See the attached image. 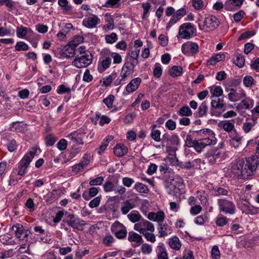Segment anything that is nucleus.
Returning <instances> with one entry per match:
<instances>
[{
    "instance_id": "obj_38",
    "label": "nucleus",
    "mask_w": 259,
    "mask_h": 259,
    "mask_svg": "<svg viewBox=\"0 0 259 259\" xmlns=\"http://www.w3.org/2000/svg\"><path fill=\"white\" fill-rule=\"evenodd\" d=\"M244 0H227L225 4V9L227 10H230L231 8L230 5L234 6H240Z\"/></svg>"
},
{
    "instance_id": "obj_27",
    "label": "nucleus",
    "mask_w": 259,
    "mask_h": 259,
    "mask_svg": "<svg viewBox=\"0 0 259 259\" xmlns=\"http://www.w3.org/2000/svg\"><path fill=\"white\" fill-rule=\"evenodd\" d=\"M68 138L73 143L77 145H82L83 142L82 141L81 135L76 132L71 133L67 136Z\"/></svg>"
},
{
    "instance_id": "obj_8",
    "label": "nucleus",
    "mask_w": 259,
    "mask_h": 259,
    "mask_svg": "<svg viewBox=\"0 0 259 259\" xmlns=\"http://www.w3.org/2000/svg\"><path fill=\"white\" fill-rule=\"evenodd\" d=\"M183 187V181L181 178H175L167 184L166 189L169 195H177L180 193Z\"/></svg>"
},
{
    "instance_id": "obj_60",
    "label": "nucleus",
    "mask_w": 259,
    "mask_h": 259,
    "mask_svg": "<svg viewBox=\"0 0 259 259\" xmlns=\"http://www.w3.org/2000/svg\"><path fill=\"white\" fill-rule=\"evenodd\" d=\"M228 219L225 217H218L215 221V223L219 227H222L228 223Z\"/></svg>"
},
{
    "instance_id": "obj_29",
    "label": "nucleus",
    "mask_w": 259,
    "mask_h": 259,
    "mask_svg": "<svg viewBox=\"0 0 259 259\" xmlns=\"http://www.w3.org/2000/svg\"><path fill=\"white\" fill-rule=\"evenodd\" d=\"M225 56L224 53H220L211 57V58L207 61V64L209 65H214L216 63L225 59Z\"/></svg>"
},
{
    "instance_id": "obj_22",
    "label": "nucleus",
    "mask_w": 259,
    "mask_h": 259,
    "mask_svg": "<svg viewBox=\"0 0 259 259\" xmlns=\"http://www.w3.org/2000/svg\"><path fill=\"white\" fill-rule=\"evenodd\" d=\"M230 145L235 148H238L242 143V137L236 132H234L232 134H230Z\"/></svg>"
},
{
    "instance_id": "obj_6",
    "label": "nucleus",
    "mask_w": 259,
    "mask_h": 259,
    "mask_svg": "<svg viewBox=\"0 0 259 259\" xmlns=\"http://www.w3.org/2000/svg\"><path fill=\"white\" fill-rule=\"evenodd\" d=\"M93 61L92 54L88 52L87 54L79 56L77 55L72 62V65L77 68H84L90 65Z\"/></svg>"
},
{
    "instance_id": "obj_51",
    "label": "nucleus",
    "mask_w": 259,
    "mask_h": 259,
    "mask_svg": "<svg viewBox=\"0 0 259 259\" xmlns=\"http://www.w3.org/2000/svg\"><path fill=\"white\" fill-rule=\"evenodd\" d=\"M114 100V96L113 95H109L107 98H105L103 102L107 106L108 108H111Z\"/></svg>"
},
{
    "instance_id": "obj_36",
    "label": "nucleus",
    "mask_w": 259,
    "mask_h": 259,
    "mask_svg": "<svg viewBox=\"0 0 259 259\" xmlns=\"http://www.w3.org/2000/svg\"><path fill=\"white\" fill-rule=\"evenodd\" d=\"M128 240L131 242H136L139 243H141L142 242V237L139 234L134 232H129Z\"/></svg>"
},
{
    "instance_id": "obj_48",
    "label": "nucleus",
    "mask_w": 259,
    "mask_h": 259,
    "mask_svg": "<svg viewBox=\"0 0 259 259\" xmlns=\"http://www.w3.org/2000/svg\"><path fill=\"white\" fill-rule=\"evenodd\" d=\"M117 77V73L115 72H112L110 75L104 78L103 84L106 86H108L111 84L113 80Z\"/></svg>"
},
{
    "instance_id": "obj_41",
    "label": "nucleus",
    "mask_w": 259,
    "mask_h": 259,
    "mask_svg": "<svg viewBox=\"0 0 259 259\" xmlns=\"http://www.w3.org/2000/svg\"><path fill=\"white\" fill-rule=\"evenodd\" d=\"M99 188L97 187H92L89 189V196H88L84 193L82 194V197L86 200H89L91 197H93L95 196L99 191Z\"/></svg>"
},
{
    "instance_id": "obj_43",
    "label": "nucleus",
    "mask_w": 259,
    "mask_h": 259,
    "mask_svg": "<svg viewBox=\"0 0 259 259\" xmlns=\"http://www.w3.org/2000/svg\"><path fill=\"white\" fill-rule=\"evenodd\" d=\"M156 125H153L152 126L151 137L156 142H159L161 140V139H160L161 132L159 130H156L155 128L156 127Z\"/></svg>"
},
{
    "instance_id": "obj_17",
    "label": "nucleus",
    "mask_w": 259,
    "mask_h": 259,
    "mask_svg": "<svg viewBox=\"0 0 259 259\" xmlns=\"http://www.w3.org/2000/svg\"><path fill=\"white\" fill-rule=\"evenodd\" d=\"M142 82L140 77H136L131 80L126 85L125 90L128 93H132L136 91L139 88Z\"/></svg>"
},
{
    "instance_id": "obj_45",
    "label": "nucleus",
    "mask_w": 259,
    "mask_h": 259,
    "mask_svg": "<svg viewBox=\"0 0 259 259\" xmlns=\"http://www.w3.org/2000/svg\"><path fill=\"white\" fill-rule=\"evenodd\" d=\"M208 110V107L206 105V102H202L199 106L198 109V115L199 117H201L206 114Z\"/></svg>"
},
{
    "instance_id": "obj_25",
    "label": "nucleus",
    "mask_w": 259,
    "mask_h": 259,
    "mask_svg": "<svg viewBox=\"0 0 259 259\" xmlns=\"http://www.w3.org/2000/svg\"><path fill=\"white\" fill-rule=\"evenodd\" d=\"M127 151V147L123 144H118L114 147V153L117 157L124 156Z\"/></svg>"
},
{
    "instance_id": "obj_16",
    "label": "nucleus",
    "mask_w": 259,
    "mask_h": 259,
    "mask_svg": "<svg viewBox=\"0 0 259 259\" xmlns=\"http://www.w3.org/2000/svg\"><path fill=\"white\" fill-rule=\"evenodd\" d=\"M100 23V19L95 15L91 17H88L82 21V25L88 28H95L97 24Z\"/></svg>"
},
{
    "instance_id": "obj_32",
    "label": "nucleus",
    "mask_w": 259,
    "mask_h": 259,
    "mask_svg": "<svg viewBox=\"0 0 259 259\" xmlns=\"http://www.w3.org/2000/svg\"><path fill=\"white\" fill-rule=\"evenodd\" d=\"M135 65L134 63L130 62H125L123 65L121 71L129 76L134 71Z\"/></svg>"
},
{
    "instance_id": "obj_15",
    "label": "nucleus",
    "mask_w": 259,
    "mask_h": 259,
    "mask_svg": "<svg viewBox=\"0 0 259 259\" xmlns=\"http://www.w3.org/2000/svg\"><path fill=\"white\" fill-rule=\"evenodd\" d=\"M219 126L229 133V135L234 132H236L234 126V121L233 120L222 121L219 123Z\"/></svg>"
},
{
    "instance_id": "obj_2",
    "label": "nucleus",
    "mask_w": 259,
    "mask_h": 259,
    "mask_svg": "<svg viewBox=\"0 0 259 259\" xmlns=\"http://www.w3.org/2000/svg\"><path fill=\"white\" fill-rule=\"evenodd\" d=\"M198 140H193L191 135H187L185 139V145L188 147H193L198 153L207 146L215 144L217 139L212 131L209 129H203L194 132Z\"/></svg>"
},
{
    "instance_id": "obj_61",
    "label": "nucleus",
    "mask_w": 259,
    "mask_h": 259,
    "mask_svg": "<svg viewBox=\"0 0 259 259\" xmlns=\"http://www.w3.org/2000/svg\"><path fill=\"white\" fill-rule=\"evenodd\" d=\"M153 74L157 78H159L161 76L162 74V69L160 64H155L153 70Z\"/></svg>"
},
{
    "instance_id": "obj_34",
    "label": "nucleus",
    "mask_w": 259,
    "mask_h": 259,
    "mask_svg": "<svg viewBox=\"0 0 259 259\" xmlns=\"http://www.w3.org/2000/svg\"><path fill=\"white\" fill-rule=\"evenodd\" d=\"M158 237H163L168 235L167 225L161 223L158 224Z\"/></svg>"
},
{
    "instance_id": "obj_11",
    "label": "nucleus",
    "mask_w": 259,
    "mask_h": 259,
    "mask_svg": "<svg viewBox=\"0 0 259 259\" xmlns=\"http://www.w3.org/2000/svg\"><path fill=\"white\" fill-rule=\"evenodd\" d=\"M66 222L69 226L79 231L83 230V227L85 224L83 220L75 218L73 214H69L67 217Z\"/></svg>"
},
{
    "instance_id": "obj_18",
    "label": "nucleus",
    "mask_w": 259,
    "mask_h": 259,
    "mask_svg": "<svg viewBox=\"0 0 259 259\" xmlns=\"http://www.w3.org/2000/svg\"><path fill=\"white\" fill-rule=\"evenodd\" d=\"M241 101L236 106L237 109H247L252 108L254 105L253 100L249 97H245L241 99Z\"/></svg>"
},
{
    "instance_id": "obj_62",
    "label": "nucleus",
    "mask_w": 259,
    "mask_h": 259,
    "mask_svg": "<svg viewBox=\"0 0 259 259\" xmlns=\"http://www.w3.org/2000/svg\"><path fill=\"white\" fill-rule=\"evenodd\" d=\"M141 250L145 254H150L152 251V246L147 243L143 244L141 246Z\"/></svg>"
},
{
    "instance_id": "obj_28",
    "label": "nucleus",
    "mask_w": 259,
    "mask_h": 259,
    "mask_svg": "<svg viewBox=\"0 0 259 259\" xmlns=\"http://www.w3.org/2000/svg\"><path fill=\"white\" fill-rule=\"evenodd\" d=\"M135 207V205L131 200H126L123 202L121 207V212L123 214H126Z\"/></svg>"
},
{
    "instance_id": "obj_42",
    "label": "nucleus",
    "mask_w": 259,
    "mask_h": 259,
    "mask_svg": "<svg viewBox=\"0 0 259 259\" xmlns=\"http://www.w3.org/2000/svg\"><path fill=\"white\" fill-rule=\"evenodd\" d=\"M111 64V58L110 57H106L103 59L101 63V66L102 68H100L99 69V72H103L106 69L108 68Z\"/></svg>"
},
{
    "instance_id": "obj_13",
    "label": "nucleus",
    "mask_w": 259,
    "mask_h": 259,
    "mask_svg": "<svg viewBox=\"0 0 259 259\" xmlns=\"http://www.w3.org/2000/svg\"><path fill=\"white\" fill-rule=\"evenodd\" d=\"M229 93L228 95V99L232 102H237L246 96L245 91L242 89H234L231 88L229 89Z\"/></svg>"
},
{
    "instance_id": "obj_14",
    "label": "nucleus",
    "mask_w": 259,
    "mask_h": 259,
    "mask_svg": "<svg viewBox=\"0 0 259 259\" xmlns=\"http://www.w3.org/2000/svg\"><path fill=\"white\" fill-rule=\"evenodd\" d=\"M257 119L258 117L255 115L246 118L242 125V129L245 133L247 134L251 131L253 127L257 123Z\"/></svg>"
},
{
    "instance_id": "obj_37",
    "label": "nucleus",
    "mask_w": 259,
    "mask_h": 259,
    "mask_svg": "<svg viewBox=\"0 0 259 259\" xmlns=\"http://www.w3.org/2000/svg\"><path fill=\"white\" fill-rule=\"evenodd\" d=\"M234 63L239 68L244 66L245 59L244 56L240 54H237L233 60Z\"/></svg>"
},
{
    "instance_id": "obj_52",
    "label": "nucleus",
    "mask_w": 259,
    "mask_h": 259,
    "mask_svg": "<svg viewBox=\"0 0 259 259\" xmlns=\"http://www.w3.org/2000/svg\"><path fill=\"white\" fill-rule=\"evenodd\" d=\"M104 181V178L103 177H98L94 179H91L89 184L91 186H97L101 185Z\"/></svg>"
},
{
    "instance_id": "obj_40",
    "label": "nucleus",
    "mask_w": 259,
    "mask_h": 259,
    "mask_svg": "<svg viewBox=\"0 0 259 259\" xmlns=\"http://www.w3.org/2000/svg\"><path fill=\"white\" fill-rule=\"evenodd\" d=\"M183 72V68L181 66H174L169 70V74L173 77L180 76Z\"/></svg>"
},
{
    "instance_id": "obj_57",
    "label": "nucleus",
    "mask_w": 259,
    "mask_h": 259,
    "mask_svg": "<svg viewBox=\"0 0 259 259\" xmlns=\"http://www.w3.org/2000/svg\"><path fill=\"white\" fill-rule=\"evenodd\" d=\"M84 38L82 36L77 35L75 36L74 39L69 43L72 45V47L76 48L78 44L83 41Z\"/></svg>"
},
{
    "instance_id": "obj_10",
    "label": "nucleus",
    "mask_w": 259,
    "mask_h": 259,
    "mask_svg": "<svg viewBox=\"0 0 259 259\" xmlns=\"http://www.w3.org/2000/svg\"><path fill=\"white\" fill-rule=\"evenodd\" d=\"M182 51L188 56H194L199 51L198 45L194 42L187 41L183 44Z\"/></svg>"
},
{
    "instance_id": "obj_9",
    "label": "nucleus",
    "mask_w": 259,
    "mask_h": 259,
    "mask_svg": "<svg viewBox=\"0 0 259 259\" xmlns=\"http://www.w3.org/2000/svg\"><path fill=\"white\" fill-rule=\"evenodd\" d=\"M12 230L15 233L16 237L20 241H27L28 236L30 233V232L24 228L22 225L20 224L14 225L12 227Z\"/></svg>"
},
{
    "instance_id": "obj_19",
    "label": "nucleus",
    "mask_w": 259,
    "mask_h": 259,
    "mask_svg": "<svg viewBox=\"0 0 259 259\" xmlns=\"http://www.w3.org/2000/svg\"><path fill=\"white\" fill-rule=\"evenodd\" d=\"M157 259H168V254L163 243L159 242L156 249Z\"/></svg>"
},
{
    "instance_id": "obj_54",
    "label": "nucleus",
    "mask_w": 259,
    "mask_h": 259,
    "mask_svg": "<svg viewBox=\"0 0 259 259\" xmlns=\"http://www.w3.org/2000/svg\"><path fill=\"white\" fill-rule=\"evenodd\" d=\"M15 49L17 51H27L29 49V47L25 42L19 41L15 46Z\"/></svg>"
},
{
    "instance_id": "obj_47",
    "label": "nucleus",
    "mask_w": 259,
    "mask_h": 259,
    "mask_svg": "<svg viewBox=\"0 0 259 259\" xmlns=\"http://www.w3.org/2000/svg\"><path fill=\"white\" fill-rule=\"evenodd\" d=\"M228 190L222 187H215L212 190V193L216 196L221 195L227 196L228 195Z\"/></svg>"
},
{
    "instance_id": "obj_46",
    "label": "nucleus",
    "mask_w": 259,
    "mask_h": 259,
    "mask_svg": "<svg viewBox=\"0 0 259 259\" xmlns=\"http://www.w3.org/2000/svg\"><path fill=\"white\" fill-rule=\"evenodd\" d=\"M179 115L183 116H190L192 115V111L190 108L187 106H183L178 111Z\"/></svg>"
},
{
    "instance_id": "obj_58",
    "label": "nucleus",
    "mask_w": 259,
    "mask_h": 259,
    "mask_svg": "<svg viewBox=\"0 0 259 259\" xmlns=\"http://www.w3.org/2000/svg\"><path fill=\"white\" fill-rule=\"evenodd\" d=\"M192 6L197 10H202L204 7V4L202 0H192Z\"/></svg>"
},
{
    "instance_id": "obj_63",
    "label": "nucleus",
    "mask_w": 259,
    "mask_h": 259,
    "mask_svg": "<svg viewBox=\"0 0 259 259\" xmlns=\"http://www.w3.org/2000/svg\"><path fill=\"white\" fill-rule=\"evenodd\" d=\"M111 57L113 59L114 64H119L122 62V57L121 55L117 53H112Z\"/></svg>"
},
{
    "instance_id": "obj_1",
    "label": "nucleus",
    "mask_w": 259,
    "mask_h": 259,
    "mask_svg": "<svg viewBox=\"0 0 259 259\" xmlns=\"http://www.w3.org/2000/svg\"><path fill=\"white\" fill-rule=\"evenodd\" d=\"M259 164L257 155H253L246 159H240L232 163V173L239 179L246 180L252 176Z\"/></svg>"
},
{
    "instance_id": "obj_31",
    "label": "nucleus",
    "mask_w": 259,
    "mask_h": 259,
    "mask_svg": "<svg viewBox=\"0 0 259 259\" xmlns=\"http://www.w3.org/2000/svg\"><path fill=\"white\" fill-rule=\"evenodd\" d=\"M32 32V31L30 28L23 26L18 27L16 29L17 36L19 38H24L27 33Z\"/></svg>"
},
{
    "instance_id": "obj_55",
    "label": "nucleus",
    "mask_w": 259,
    "mask_h": 259,
    "mask_svg": "<svg viewBox=\"0 0 259 259\" xmlns=\"http://www.w3.org/2000/svg\"><path fill=\"white\" fill-rule=\"evenodd\" d=\"M243 82L246 87H250L254 84V79L252 76L247 75L244 77Z\"/></svg>"
},
{
    "instance_id": "obj_53",
    "label": "nucleus",
    "mask_w": 259,
    "mask_h": 259,
    "mask_svg": "<svg viewBox=\"0 0 259 259\" xmlns=\"http://www.w3.org/2000/svg\"><path fill=\"white\" fill-rule=\"evenodd\" d=\"M106 41L108 44H113L117 40V35L114 32L105 36Z\"/></svg>"
},
{
    "instance_id": "obj_3",
    "label": "nucleus",
    "mask_w": 259,
    "mask_h": 259,
    "mask_svg": "<svg viewBox=\"0 0 259 259\" xmlns=\"http://www.w3.org/2000/svg\"><path fill=\"white\" fill-rule=\"evenodd\" d=\"M36 152V149L33 148L31 150L27 152L21 160L17 164L15 171L17 175L21 177L24 176L27 172V169L31 161L34 158Z\"/></svg>"
},
{
    "instance_id": "obj_30",
    "label": "nucleus",
    "mask_w": 259,
    "mask_h": 259,
    "mask_svg": "<svg viewBox=\"0 0 259 259\" xmlns=\"http://www.w3.org/2000/svg\"><path fill=\"white\" fill-rule=\"evenodd\" d=\"M168 244L170 248L176 250H179L182 246L179 239L176 236L169 239Z\"/></svg>"
},
{
    "instance_id": "obj_26",
    "label": "nucleus",
    "mask_w": 259,
    "mask_h": 259,
    "mask_svg": "<svg viewBox=\"0 0 259 259\" xmlns=\"http://www.w3.org/2000/svg\"><path fill=\"white\" fill-rule=\"evenodd\" d=\"M114 225L120 228L119 230L117 231L115 233V236L116 237L120 239L125 238L127 234V231L125 227L119 222L115 223Z\"/></svg>"
},
{
    "instance_id": "obj_21",
    "label": "nucleus",
    "mask_w": 259,
    "mask_h": 259,
    "mask_svg": "<svg viewBox=\"0 0 259 259\" xmlns=\"http://www.w3.org/2000/svg\"><path fill=\"white\" fill-rule=\"evenodd\" d=\"M58 4L64 14L71 15L73 13V7L67 0H58Z\"/></svg>"
},
{
    "instance_id": "obj_64",
    "label": "nucleus",
    "mask_w": 259,
    "mask_h": 259,
    "mask_svg": "<svg viewBox=\"0 0 259 259\" xmlns=\"http://www.w3.org/2000/svg\"><path fill=\"white\" fill-rule=\"evenodd\" d=\"M114 239L111 235H106L103 239V243L107 246H109L114 242Z\"/></svg>"
},
{
    "instance_id": "obj_33",
    "label": "nucleus",
    "mask_w": 259,
    "mask_h": 259,
    "mask_svg": "<svg viewBox=\"0 0 259 259\" xmlns=\"http://www.w3.org/2000/svg\"><path fill=\"white\" fill-rule=\"evenodd\" d=\"M137 192L143 193L147 194L149 192V190L148 187L144 184L140 182L136 183L133 188Z\"/></svg>"
},
{
    "instance_id": "obj_4",
    "label": "nucleus",
    "mask_w": 259,
    "mask_h": 259,
    "mask_svg": "<svg viewBox=\"0 0 259 259\" xmlns=\"http://www.w3.org/2000/svg\"><path fill=\"white\" fill-rule=\"evenodd\" d=\"M196 32L194 25L191 23H185L182 24L179 29L178 38L181 39H189Z\"/></svg>"
},
{
    "instance_id": "obj_20",
    "label": "nucleus",
    "mask_w": 259,
    "mask_h": 259,
    "mask_svg": "<svg viewBox=\"0 0 259 259\" xmlns=\"http://www.w3.org/2000/svg\"><path fill=\"white\" fill-rule=\"evenodd\" d=\"M147 218L151 221L158 222L159 224L163 221L165 218V215L163 211L160 210L157 212H149L148 214Z\"/></svg>"
},
{
    "instance_id": "obj_56",
    "label": "nucleus",
    "mask_w": 259,
    "mask_h": 259,
    "mask_svg": "<svg viewBox=\"0 0 259 259\" xmlns=\"http://www.w3.org/2000/svg\"><path fill=\"white\" fill-rule=\"evenodd\" d=\"M115 186L111 181H107L103 185V189L106 192H110L114 190Z\"/></svg>"
},
{
    "instance_id": "obj_39",
    "label": "nucleus",
    "mask_w": 259,
    "mask_h": 259,
    "mask_svg": "<svg viewBox=\"0 0 259 259\" xmlns=\"http://www.w3.org/2000/svg\"><path fill=\"white\" fill-rule=\"evenodd\" d=\"M127 218L132 222L136 223L140 220L141 215L138 211L133 210L127 215Z\"/></svg>"
},
{
    "instance_id": "obj_59",
    "label": "nucleus",
    "mask_w": 259,
    "mask_h": 259,
    "mask_svg": "<svg viewBox=\"0 0 259 259\" xmlns=\"http://www.w3.org/2000/svg\"><path fill=\"white\" fill-rule=\"evenodd\" d=\"M18 144L14 139L11 140L7 145L8 150L11 152H13L16 150Z\"/></svg>"
},
{
    "instance_id": "obj_23",
    "label": "nucleus",
    "mask_w": 259,
    "mask_h": 259,
    "mask_svg": "<svg viewBox=\"0 0 259 259\" xmlns=\"http://www.w3.org/2000/svg\"><path fill=\"white\" fill-rule=\"evenodd\" d=\"M75 48L72 47V45L69 44L66 46L61 51L60 55L62 57L65 58H70L73 57L75 55Z\"/></svg>"
},
{
    "instance_id": "obj_12",
    "label": "nucleus",
    "mask_w": 259,
    "mask_h": 259,
    "mask_svg": "<svg viewBox=\"0 0 259 259\" xmlns=\"http://www.w3.org/2000/svg\"><path fill=\"white\" fill-rule=\"evenodd\" d=\"M134 229L141 234H142L145 232H147V231L153 232L155 230V228L152 223L144 220L141 221L139 223L135 224L134 225Z\"/></svg>"
},
{
    "instance_id": "obj_7",
    "label": "nucleus",
    "mask_w": 259,
    "mask_h": 259,
    "mask_svg": "<svg viewBox=\"0 0 259 259\" xmlns=\"http://www.w3.org/2000/svg\"><path fill=\"white\" fill-rule=\"evenodd\" d=\"M219 24L220 22L216 17L207 15L203 21V25L201 29L206 32L213 31L219 27Z\"/></svg>"
},
{
    "instance_id": "obj_35",
    "label": "nucleus",
    "mask_w": 259,
    "mask_h": 259,
    "mask_svg": "<svg viewBox=\"0 0 259 259\" xmlns=\"http://www.w3.org/2000/svg\"><path fill=\"white\" fill-rule=\"evenodd\" d=\"M128 76H129L128 75L121 70L120 75L114 82V85L118 86L120 84H124Z\"/></svg>"
},
{
    "instance_id": "obj_24",
    "label": "nucleus",
    "mask_w": 259,
    "mask_h": 259,
    "mask_svg": "<svg viewBox=\"0 0 259 259\" xmlns=\"http://www.w3.org/2000/svg\"><path fill=\"white\" fill-rule=\"evenodd\" d=\"M105 22L107 23V24L103 26V29L105 31L108 30H112L115 27L114 21L113 17L109 13H106L105 15Z\"/></svg>"
},
{
    "instance_id": "obj_44",
    "label": "nucleus",
    "mask_w": 259,
    "mask_h": 259,
    "mask_svg": "<svg viewBox=\"0 0 259 259\" xmlns=\"http://www.w3.org/2000/svg\"><path fill=\"white\" fill-rule=\"evenodd\" d=\"M212 96L219 97L222 95L223 90L220 86L211 87L209 88Z\"/></svg>"
},
{
    "instance_id": "obj_49",
    "label": "nucleus",
    "mask_w": 259,
    "mask_h": 259,
    "mask_svg": "<svg viewBox=\"0 0 259 259\" xmlns=\"http://www.w3.org/2000/svg\"><path fill=\"white\" fill-rule=\"evenodd\" d=\"M23 129L22 126L20 124L19 122H13L10 125L9 127V131L14 132H20Z\"/></svg>"
},
{
    "instance_id": "obj_5",
    "label": "nucleus",
    "mask_w": 259,
    "mask_h": 259,
    "mask_svg": "<svg viewBox=\"0 0 259 259\" xmlns=\"http://www.w3.org/2000/svg\"><path fill=\"white\" fill-rule=\"evenodd\" d=\"M218 205L220 212L225 214H233L235 213L236 206L232 201L226 199H218Z\"/></svg>"
},
{
    "instance_id": "obj_50",
    "label": "nucleus",
    "mask_w": 259,
    "mask_h": 259,
    "mask_svg": "<svg viewBox=\"0 0 259 259\" xmlns=\"http://www.w3.org/2000/svg\"><path fill=\"white\" fill-rule=\"evenodd\" d=\"M211 106L216 109H222L225 107L223 101L220 98L217 100H212L211 102Z\"/></svg>"
}]
</instances>
